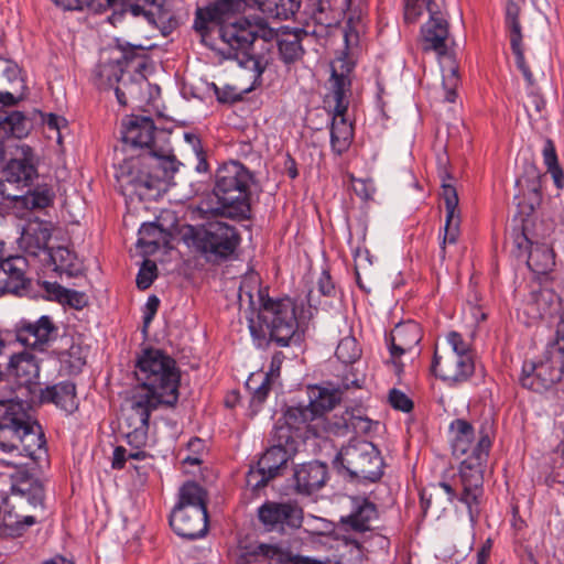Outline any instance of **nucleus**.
<instances>
[{"mask_svg": "<svg viewBox=\"0 0 564 564\" xmlns=\"http://www.w3.org/2000/svg\"><path fill=\"white\" fill-rule=\"evenodd\" d=\"M249 3L256 4L267 17L280 20L294 15L301 7V0H215L209 7L197 9L194 29L204 41L208 33H217L220 42L214 48L225 58L237 59L258 77L263 73V67L250 54L251 46L258 39L272 41L274 30L262 21L251 22L236 17Z\"/></svg>", "mask_w": 564, "mask_h": 564, "instance_id": "obj_1", "label": "nucleus"}, {"mask_svg": "<svg viewBox=\"0 0 564 564\" xmlns=\"http://www.w3.org/2000/svg\"><path fill=\"white\" fill-rule=\"evenodd\" d=\"M134 372L139 384L122 408L120 426L127 442L138 447L148 442L151 413L160 405L176 404L181 375L175 360L155 348L141 352Z\"/></svg>", "mask_w": 564, "mask_h": 564, "instance_id": "obj_2", "label": "nucleus"}, {"mask_svg": "<svg viewBox=\"0 0 564 564\" xmlns=\"http://www.w3.org/2000/svg\"><path fill=\"white\" fill-rule=\"evenodd\" d=\"M14 390L10 387L0 405V449L12 456L8 465H28L26 458L39 467L48 462L46 441L41 425L33 420L21 401L14 399Z\"/></svg>", "mask_w": 564, "mask_h": 564, "instance_id": "obj_3", "label": "nucleus"}, {"mask_svg": "<svg viewBox=\"0 0 564 564\" xmlns=\"http://www.w3.org/2000/svg\"><path fill=\"white\" fill-rule=\"evenodd\" d=\"M449 429L454 434L452 440L453 454L460 457L470 452V455L460 463L459 467L458 477L462 486L459 501L466 505L470 522L475 524L480 513L479 499L482 496L484 466L487 463L491 440L482 429L475 443L473 425L462 419L454 420Z\"/></svg>", "mask_w": 564, "mask_h": 564, "instance_id": "obj_4", "label": "nucleus"}, {"mask_svg": "<svg viewBox=\"0 0 564 564\" xmlns=\"http://www.w3.org/2000/svg\"><path fill=\"white\" fill-rule=\"evenodd\" d=\"M251 283L257 284L258 281L254 278L242 281L238 299L241 306L247 302L251 311L258 310L259 327L253 318H249V328L253 338L265 339L268 333L270 340L281 347L300 340L295 302L289 297L271 299L261 289L257 292L256 302L250 288Z\"/></svg>", "mask_w": 564, "mask_h": 564, "instance_id": "obj_5", "label": "nucleus"}, {"mask_svg": "<svg viewBox=\"0 0 564 564\" xmlns=\"http://www.w3.org/2000/svg\"><path fill=\"white\" fill-rule=\"evenodd\" d=\"M252 184L253 176L245 165L236 161L225 163L215 176L213 194L216 203H213V198L204 199L196 210L202 217L248 218Z\"/></svg>", "mask_w": 564, "mask_h": 564, "instance_id": "obj_6", "label": "nucleus"}, {"mask_svg": "<svg viewBox=\"0 0 564 564\" xmlns=\"http://www.w3.org/2000/svg\"><path fill=\"white\" fill-rule=\"evenodd\" d=\"M178 171V162L173 155H161L150 150L137 158L126 159L118 167L117 180L122 188H131V195L141 199L160 191L161 183L170 182Z\"/></svg>", "mask_w": 564, "mask_h": 564, "instance_id": "obj_7", "label": "nucleus"}, {"mask_svg": "<svg viewBox=\"0 0 564 564\" xmlns=\"http://www.w3.org/2000/svg\"><path fill=\"white\" fill-rule=\"evenodd\" d=\"M44 484L40 479L23 474L13 479L11 495L3 499L0 510V538L19 536L33 525L36 519L30 509H43Z\"/></svg>", "mask_w": 564, "mask_h": 564, "instance_id": "obj_8", "label": "nucleus"}, {"mask_svg": "<svg viewBox=\"0 0 564 564\" xmlns=\"http://www.w3.org/2000/svg\"><path fill=\"white\" fill-rule=\"evenodd\" d=\"M206 501V491L198 484L187 481L180 488L178 502L170 517V524L177 535L195 540L207 533Z\"/></svg>", "mask_w": 564, "mask_h": 564, "instance_id": "obj_9", "label": "nucleus"}, {"mask_svg": "<svg viewBox=\"0 0 564 564\" xmlns=\"http://www.w3.org/2000/svg\"><path fill=\"white\" fill-rule=\"evenodd\" d=\"M338 471H346L351 478L377 481L383 474V459L378 448L365 440H351L343 446L333 460Z\"/></svg>", "mask_w": 564, "mask_h": 564, "instance_id": "obj_10", "label": "nucleus"}, {"mask_svg": "<svg viewBox=\"0 0 564 564\" xmlns=\"http://www.w3.org/2000/svg\"><path fill=\"white\" fill-rule=\"evenodd\" d=\"M188 240L192 247L209 261L229 258L240 242L235 227L223 221H210L202 226L189 227Z\"/></svg>", "mask_w": 564, "mask_h": 564, "instance_id": "obj_11", "label": "nucleus"}, {"mask_svg": "<svg viewBox=\"0 0 564 564\" xmlns=\"http://www.w3.org/2000/svg\"><path fill=\"white\" fill-rule=\"evenodd\" d=\"M172 0H113L117 11L109 17L111 24L120 22L131 23L140 19L148 25H158L160 22L173 19L171 10Z\"/></svg>", "mask_w": 564, "mask_h": 564, "instance_id": "obj_12", "label": "nucleus"}, {"mask_svg": "<svg viewBox=\"0 0 564 564\" xmlns=\"http://www.w3.org/2000/svg\"><path fill=\"white\" fill-rule=\"evenodd\" d=\"M17 340L25 347L45 352L57 339L59 328L48 315L35 321L20 319L14 327Z\"/></svg>", "mask_w": 564, "mask_h": 564, "instance_id": "obj_13", "label": "nucleus"}, {"mask_svg": "<svg viewBox=\"0 0 564 564\" xmlns=\"http://www.w3.org/2000/svg\"><path fill=\"white\" fill-rule=\"evenodd\" d=\"M444 0H431L426 3L430 19L421 28V46L425 52L433 51L438 56L447 54L448 22L444 14Z\"/></svg>", "mask_w": 564, "mask_h": 564, "instance_id": "obj_14", "label": "nucleus"}, {"mask_svg": "<svg viewBox=\"0 0 564 564\" xmlns=\"http://www.w3.org/2000/svg\"><path fill=\"white\" fill-rule=\"evenodd\" d=\"M273 440L275 444L268 448L258 460L261 470H265L272 478L280 474V470L300 447L299 440H293L288 426H275Z\"/></svg>", "mask_w": 564, "mask_h": 564, "instance_id": "obj_15", "label": "nucleus"}, {"mask_svg": "<svg viewBox=\"0 0 564 564\" xmlns=\"http://www.w3.org/2000/svg\"><path fill=\"white\" fill-rule=\"evenodd\" d=\"M534 373L536 378L547 389L564 376V314L556 330V339L552 343L545 352L544 360L534 362Z\"/></svg>", "mask_w": 564, "mask_h": 564, "instance_id": "obj_16", "label": "nucleus"}, {"mask_svg": "<svg viewBox=\"0 0 564 564\" xmlns=\"http://www.w3.org/2000/svg\"><path fill=\"white\" fill-rule=\"evenodd\" d=\"M432 369L436 376L449 383L466 381L475 370L473 355H456L455 352H434Z\"/></svg>", "mask_w": 564, "mask_h": 564, "instance_id": "obj_17", "label": "nucleus"}, {"mask_svg": "<svg viewBox=\"0 0 564 564\" xmlns=\"http://www.w3.org/2000/svg\"><path fill=\"white\" fill-rule=\"evenodd\" d=\"M260 522L268 529L300 528L303 522V511L291 502L267 501L258 509Z\"/></svg>", "mask_w": 564, "mask_h": 564, "instance_id": "obj_18", "label": "nucleus"}, {"mask_svg": "<svg viewBox=\"0 0 564 564\" xmlns=\"http://www.w3.org/2000/svg\"><path fill=\"white\" fill-rule=\"evenodd\" d=\"M520 13V6L514 0H508L506 3L505 23L509 33L510 46L516 57L517 67L521 70L527 83L532 86L534 84V78L524 58Z\"/></svg>", "mask_w": 564, "mask_h": 564, "instance_id": "obj_19", "label": "nucleus"}, {"mask_svg": "<svg viewBox=\"0 0 564 564\" xmlns=\"http://www.w3.org/2000/svg\"><path fill=\"white\" fill-rule=\"evenodd\" d=\"M451 178L447 173L442 175V198L445 203V226L444 236L441 243V257L445 258L446 246L455 245L458 240L460 232V212L458 209V195L456 188L446 183V180Z\"/></svg>", "mask_w": 564, "mask_h": 564, "instance_id": "obj_20", "label": "nucleus"}, {"mask_svg": "<svg viewBox=\"0 0 564 564\" xmlns=\"http://www.w3.org/2000/svg\"><path fill=\"white\" fill-rule=\"evenodd\" d=\"M51 235L50 223L40 219L29 220L18 240L19 247L29 256L39 257L41 253L45 256L50 249L47 243Z\"/></svg>", "mask_w": 564, "mask_h": 564, "instance_id": "obj_21", "label": "nucleus"}, {"mask_svg": "<svg viewBox=\"0 0 564 564\" xmlns=\"http://www.w3.org/2000/svg\"><path fill=\"white\" fill-rule=\"evenodd\" d=\"M155 126L151 118L131 116L122 121V141L131 148L152 150Z\"/></svg>", "mask_w": 564, "mask_h": 564, "instance_id": "obj_22", "label": "nucleus"}, {"mask_svg": "<svg viewBox=\"0 0 564 564\" xmlns=\"http://www.w3.org/2000/svg\"><path fill=\"white\" fill-rule=\"evenodd\" d=\"M318 13L325 14V23L332 25L346 20L349 28H355L360 22L362 9L355 0H318Z\"/></svg>", "mask_w": 564, "mask_h": 564, "instance_id": "obj_23", "label": "nucleus"}, {"mask_svg": "<svg viewBox=\"0 0 564 564\" xmlns=\"http://www.w3.org/2000/svg\"><path fill=\"white\" fill-rule=\"evenodd\" d=\"M3 365H6L7 376L17 379L20 384H31L39 379L40 360L31 351L13 354Z\"/></svg>", "mask_w": 564, "mask_h": 564, "instance_id": "obj_24", "label": "nucleus"}, {"mask_svg": "<svg viewBox=\"0 0 564 564\" xmlns=\"http://www.w3.org/2000/svg\"><path fill=\"white\" fill-rule=\"evenodd\" d=\"M354 68V64L346 57H337L332 63V98L337 101V112L347 111L348 98L347 93L350 88L349 74Z\"/></svg>", "mask_w": 564, "mask_h": 564, "instance_id": "obj_25", "label": "nucleus"}, {"mask_svg": "<svg viewBox=\"0 0 564 564\" xmlns=\"http://www.w3.org/2000/svg\"><path fill=\"white\" fill-rule=\"evenodd\" d=\"M327 479V466L314 460L302 464L294 470L295 488L301 494L311 495L321 489Z\"/></svg>", "mask_w": 564, "mask_h": 564, "instance_id": "obj_26", "label": "nucleus"}, {"mask_svg": "<svg viewBox=\"0 0 564 564\" xmlns=\"http://www.w3.org/2000/svg\"><path fill=\"white\" fill-rule=\"evenodd\" d=\"M22 158L12 159L7 164L3 175L9 183L22 184L29 186L37 176L34 164V156L30 147H21Z\"/></svg>", "mask_w": 564, "mask_h": 564, "instance_id": "obj_27", "label": "nucleus"}, {"mask_svg": "<svg viewBox=\"0 0 564 564\" xmlns=\"http://www.w3.org/2000/svg\"><path fill=\"white\" fill-rule=\"evenodd\" d=\"M422 339L421 328L415 322L399 324L391 333L390 354L394 362L403 354L415 348Z\"/></svg>", "mask_w": 564, "mask_h": 564, "instance_id": "obj_28", "label": "nucleus"}, {"mask_svg": "<svg viewBox=\"0 0 564 564\" xmlns=\"http://www.w3.org/2000/svg\"><path fill=\"white\" fill-rule=\"evenodd\" d=\"M40 400L43 403H53L66 413H73L78 409L76 387L70 381L59 382L42 389Z\"/></svg>", "mask_w": 564, "mask_h": 564, "instance_id": "obj_29", "label": "nucleus"}, {"mask_svg": "<svg viewBox=\"0 0 564 564\" xmlns=\"http://www.w3.org/2000/svg\"><path fill=\"white\" fill-rule=\"evenodd\" d=\"M350 387L348 382L341 386H314L310 388V408L316 417H322L327 411H330L340 401L344 390Z\"/></svg>", "mask_w": 564, "mask_h": 564, "instance_id": "obj_30", "label": "nucleus"}, {"mask_svg": "<svg viewBox=\"0 0 564 564\" xmlns=\"http://www.w3.org/2000/svg\"><path fill=\"white\" fill-rule=\"evenodd\" d=\"M281 59L285 64L297 62L304 55L303 41L308 39L304 30L283 31L280 34L274 32Z\"/></svg>", "mask_w": 564, "mask_h": 564, "instance_id": "obj_31", "label": "nucleus"}, {"mask_svg": "<svg viewBox=\"0 0 564 564\" xmlns=\"http://www.w3.org/2000/svg\"><path fill=\"white\" fill-rule=\"evenodd\" d=\"M316 420L317 417L308 404L290 406L284 413L283 423L279 422L275 426H288L293 440H299L301 443L302 436L300 432L304 429L305 432L313 434V430L310 429V425L316 423Z\"/></svg>", "mask_w": 564, "mask_h": 564, "instance_id": "obj_32", "label": "nucleus"}, {"mask_svg": "<svg viewBox=\"0 0 564 564\" xmlns=\"http://www.w3.org/2000/svg\"><path fill=\"white\" fill-rule=\"evenodd\" d=\"M30 123L21 111L0 116V162L4 160L3 142L9 138L22 139L29 134Z\"/></svg>", "mask_w": 564, "mask_h": 564, "instance_id": "obj_33", "label": "nucleus"}, {"mask_svg": "<svg viewBox=\"0 0 564 564\" xmlns=\"http://www.w3.org/2000/svg\"><path fill=\"white\" fill-rule=\"evenodd\" d=\"M377 518L378 511L375 503L365 498H356L351 513L343 518L341 521L352 530L364 532L371 529V524Z\"/></svg>", "mask_w": 564, "mask_h": 564, "instance_id": "obj_34", "label": "nucleus"}, {"mask_svg": "<svg viewBox=\"0 0 564 564\" xmlns=\"http://www.w3.org/2000/svg\"><path fill=\"white\" fill-rule=\"evenodd\" d=\"M334 117L330 127V145L332 150L340 155L346 152L354 138V129L346 118V111L337 112V101H334Z\"/></svg>", "mask_w": 564, "mask_h": 564, "instance_id": "obj_35", "label": "nucleus"}, {"mask_svg": "<svg viewBox=\"0 0 564 564\" xmlns=\"http://www.w3.org/2000/svg\"><path fill=\"white\" fill-rule=\"evenodd\" d=\"M122 54L120 57L109 62H101L95 69L96 84L100 88H110L119 83L123 75V61L129 58L126 48H121Z\"/></svg>", "mask_w": 564, "mask_h": 564, "instance_id": "obj_36", "label": "nucleus"}, {"mask_svg": "<svg viewBox=\"0 0 564 564\" xmlns=\"http://www.w3.org/2000/svg\"><path fill=\"white\" fill-rule=\"evenodd\" d=\"M45 259L50 260L58 273L74 276L80 271L76 256L66 247L50 248Z\"/></svg>", "mask_w": 564, "mask_h": 564, "instance_id": "obj_37", "label": "nucleus"}, {"mask_svg": "<svg viewBox=\"0 0 564 564\" xmlns=\"http://www.w3.org/2000/svg\"><path fill=\"white\" fill-rule=\"evenodd\" d=\"M272 380H270L263 372L252 373L247 382L246 387L251 393L250 405L253 413L258 412L262 403L265 401L270 390Z\"/></svg>", "mask_w": 564, "mask_h": 564, "instance_id": "obj_38", "label": "nucleus"}, {"mask_svg": "<svg viewBox=\"0 0 564 564\" xmlns=\"http://www.w3.org/2000/svg\"><path fill=\"white\" fill-rule=\"evenodd\" d=\"M529 268L538 273L545 274L555 265V254L553 249L545 245L532 247L528 257Z\"/></svg>", "mask_w": 564, "mask_h": 564, "instance_id": "obj_39", "label": "nucleus"}, {"mask_svg": "<svg viewBox=\"0 0 564 564\" xmlns=\"http://www.w3.org/2000/svg\"><path fill=\"white\" fill-rule=\"evenodd\" d=\"M0 267L6 269V273L8 278H10V282L12 286H15L18 291L25 288L26 279L25 271L28 268V262L24 257L15 256L1 258Z\"/></svg>", "mask_w": 564, "mask_h": 564, "instance_id": "obj_40", "label": "nucleus"}, {"mask_svg": "<svg viewBox=\"0 0 564 564\" xmlns=\"http://www.w3.org/2000/svg\"><path fill=\"white\" fill-rule=\"evenodd\" d=\"M310 429L313 430V435L315 437L321 438L323 437V433L344 436L350 430L347 420H345V414H343L341 417H317L316 423L311 424Z\"/></svg>", "mask_w": 564, "mask_h": 564, "instance_id": "obj_41", "label": "nucleus"}, {"mask_svg": "<svg viewBox=\"0 0 564 564\" xmlns=\"http://www.w3.org/2000/svg\"><path fill=\"white\" fill-rule=\"evenodd\" d=\"M162 230L154 223L143 224L139 229L137 246L145 253H153L161 247Z\"/></svg>", "mask_w": 564, "mask_h": 564, "instance_id": "obj_42", "label": "nucleus"}, {"mask_svg": "<svg viewBox=\"0 0 564 564\" xmlns=\"http://www.w3.org/2000/svg\"><path fill=\"white\" fill-rule=\"evenodd\" d=\"M58 360L68 373L75 375L86 364V354L79 344H73L67 350L58 352Z\"/></svg>", "mask_w": 564, "mask_h": 564, "instance_id": "obj_43", "label": "nucleus"}, {"mask_svg": "<svg viewBox=\"0 0 564 564\" xmlns=\"http://www.w3.org/2000/svg\"><path fill=\"white\" fill-rule=\"evenodd\" d=\"M254 554L262 556L267 564H293L292 554L278 545L259 544Z\"/></svg>", "mask_w": 564, "mask_h": 564, "instance_id": "obj_44", "label": "nucleus"}, {"mask_svg": "<svg viewBox=\"0 0 564 564\" xmlns=\"http://www.w3.org/2000/svg\"><path fill=\"white\" fill-rule=\"evenodd\" d=\"M361 350L355 337L346 336L337 345L335 355L344 364H352L360 357Z\"/></svg>", "mask_w": 564, "mask_h": 564, "instance_id": "obj_45", "label": "nucleus"}, {"mask_svg": "<svg viewBox=\"0 0 564 564\" xmlns=\"http://www.w3.org/2000/svg\"><path fill=\"white\" fill-rule=\"evenodd\" d=\"M130 446L133 447V449L128 451L122 446H117L113 451V459H112V467L115 469H122L124 467V463L128 459L133 460H141L145 459L148 457L147 452L142 451L141 448L147 445V443L142 446H135L128 442Z\"/></svg>", "mask_w": 564, "mask_h": 564, "instance_id": "obj_46", "label": "nucleus"}, {"mask_svg": "<svg viewBox=\"0 0 564 564\" xmlns=\"http://www.w3.org/2000/svg\"><path fill=\"white\" fill-rule=\"evenodd\" d=\"M534 362L525 361L522 367V372L520 377V383L523 388L530 389L535 392H541L545 390L543 383L536 378L534 373Z\"/></svg>", "mask_w": 564, "mask_h": 564, "instance_id": "obj_47", "label": "nucleus"}, {"mask_svg": "<svg viewBox=\"0 0 564 564\" xmlns=\"http://www.w3.org/2000/svg\"><path fill=\"white\" fill-rule=\"evenodd\" d=\"M156 264L151 260H144L137 275V286L147 290L156 278Z\"/></svg>", "mask_w": 564, "mask_h": 564, "instance_id": "obj_48", "label": "nucleus"}, {"mask_svg": "<svg viewBox=\"0 0 564 564\" xmlns=\"http://www.w3.org/2000/svg\"><path fill=\"white\" fill-rule=\"evenodd\" d=\"M448 348L442 352H455L456 355H471L469 344L463 338L459 333L451 332L446 337Z\"/></svg>", "mask_w": 564, "mask_h": 564, "instance_id": "obj_49", "label": "nucleus"}, {"mask_svg": "<svg viewBox=\"0 0 564 564\" xmlns=\"http://www.w3.org/2000/svg\"><path fill=\"white\" fill-rule=\"evenodd\" d=\"M271 476L265 470H261V467L257 464V467H251L246 476L247 486L253 490H258L267 486Z\"/></svg>", "mask_w": 564, "mask_h": 564, "instance_id": "obj_50", "label": "nucleus"}, {"mask_svg": "<svg viewBox=\"0 0 564 564\" xmlns=\"http://www.w3.org/2000/svg\"><path fill=\"white\" fill-rule=\"evenodd\" d=\"M345 420H347L348 426L355 432H368L370 430L371 421L364 417L359 410L346 411Z\"/></svg>", "mask_w": 564, "mask_h": 564, "instance_id": "obj_51", "label": "nucleus"}, {"mask_svg": "<svg viewBox=\"0 0 564 564\" xmlns=\"http://www.w3.org/2000/svg\"><path fill=\"white\" fill-rule=\"evenodd\" d=\"M389 402L395 410L402 412H410L413 408L412 400L402 391L392 389L389 393Z\"/></svg>", "mask_w": 564, "mask_h": 564, "instance_id": "obj_52", "label": "nucleus"}, {"mask_svg": "<svg viewBox=\"0 0 564 564\" xmlns=\"http://www.w3.org/2000/svg\"><path fill=\"white\" fill-rule=\"evenodd\" d=\"M458 85V74L455 67L448 69V74L444 75L443 86L446 90L445 99L448 102H454L456 99V87Z\"/></svg>", "mask_w": 564, "mask_h": 564, "instance_id": "obj_53", "label": "nucleus"}, {"mask_svg": "<svg viewBox=\"0 0 564 564\" xmlns=\"http://www.w3.org/2000/svg\"><path fill=\"white\" fill-rule=\"evenodd\" d=\"M427 0H405L404 19L409 23L415 22L426 9Z\"/></svg>", "mask_w": 564, "mask_h": 564, "instance_id": "obj_54", "label": "nucleus"}, {"mask_svg": "<svg viewBox=\"0 0 564 564\" xmlns=\"http://www.w3.org/2000/svg\"><path fill=\"white\" fill-rule=\"evenodd\" d=\"M354 260L357 283L360 288H364L360 279V270L366 271L371 267L372 262L370 259V253L367 249H357Z\"/></svg>", "mask_w": 564, "mask_h": 564, "instance_id": "obj_55", "label": "nucleus"}, {"mask_svg": "<svg viewBox=\"0 0 564 564\" xmlns=\"http://www.w3.org/2000/svg\"><path fill=\"white\" fill-rule=\"evenodd\" d=\"M542 154L544 164L546 165L547 170L560 166L555 151V145L551 139H546L544 141Z\"/></svg>", "mask_w": 564, "mask_h": 564, "instance_id": "obj_56", "label": "nucleus"}, {"mask_svg": "<svg viewBox=\"0 0 564 564\" xmlns=\"http://www.w3.org/2000/svg\"><path fill=\"white\" fill-rule=\"evenodd\" d=\"M84 7L96 13L105 12L108 9H111L113 12L117 11L113 0H83Z\"/></svg>", "mask_w": 564, "mask_h": 564, "instance_id": "obj_57", "label": "nucleus"}, {"mask_svg": "<svg viewBox=\"0 0 564 564\" xmlns=\"http://www.w3.org/2000/svg\"><path fill=\"white\" fill-rule=\"evenodd\" d=\"M44 289L45 291L47 292V294L58 301V302H63L64 299H67V294H68V289H65L63 288L62 285L57 284V283H52V282H44Z\"/></svg>", "mask_w": 564, "mask_h": 564, "instance_id": "obj_58", "label": "nucleus"}, {"mask_svg": "<svg viewBox=\"0 0 564 564\" xmlns=\"http://www.w3.org/2000/svg\"><path fill=\"white\" fill-rule=\"evenodd\" d=\"M135 87V84L133 82L127 83L126 80L122 82V85L116 86L115 94L117 97L118 102L121 106H126L128 104L127 96L131 95L133 93V89Z\"/></svg>", "mask_w": 564, "mask_h": 564, "instance_id": "obj_59", "label": "nucleus"}, {"mask_svg": "<svg viewBox=\"0 0 564 564\" xmlns=\"http://www.w3.org/2000/svg\"><path fill=\"white\" fill-rule=\"evenodd\" d=\"M284 360V355L281 351L275 352L270 362V369L268 372H263L270 380H274L280 376V370L282 362Z\"/></svg>", "mask_w": 564, "mask_h": 564, "instance_id": "obj_60", "label": "nucleus"}, {"mask_svg": "<svg viewBox=\"0 0 564 564\" xmlns=\"http://www.w3.org/2000/svg\"><path fill=\"white\" fill-rule=\"evenodd\" d=\"M352 186L355 193L362 199H370L375 193L373 186L364 180H356Z\"/></svg>", "mask_w": 564, "mask_h": 564, "instance_id": "obj_61", "label": "nucleus"}, {"mask_svg": "<svg viewBox=\"0 0 564 564\" xmlns=\"http://www.w3.org/2000/svg\"><path fill=\"white\" fill-rule=\"evenodd\" d=\"M159 305L160 300L155 295L149 296L145 304L147 312L144 313L143 316V324L145 327L149 326V324L152 322L154 315L158 312Z\"/></svg>", "mask_w": 564, "mask_h": 564, "instance_id": "obj_62", "label": "nucleus"}, {"mask_svg": "<svg viewBox=\"0 0 564 564\" xmlns=\"http://www.w3.org/2000/svg\"><path fill=\"white\" fill-rule=\"evenodd\" d=\"M318 291L325 296L335 295V285L332 281L330 275L327 272H323L318 279Z\"/></svg>", "mask_w": 564, "mask_h": 564, "instance_id": "obj_63", "label": "nucleus"}, {"mask_svg": "<svg viewBox=\"0 0 564 564\" xmlns=\"http://www.w3.org/2000/svg\"><path fill=\"white\" fill-rule=\"evenodd\" d=\"M51 202H52V196L47 191H43L41 193L35 192L32 195V204L34 207L44 208V207L48 206L51 204Z\"/></svg>", "mask_w": 564, "mask_h": 564, "instance_id": "obj_64", "label": "nucleus"}]
</instances>
